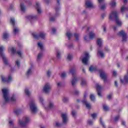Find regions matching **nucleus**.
<instances>
[{
	"label": "nucleus",
	"instance_id": "32",
	"mask_svg": "<svg viewBox=\"0 0 128 128\" xmlns=\"http://www.w3.org/2000/svg\"><path fill=\"white\" fill-rule=\"evenodd\" d=\"M60 10V7L58 6L56 8V16H60V12H58Z\"/></svg>",
	"mask_w": 128,
	"mask_h": 128
},
{
	"label": "nucleus",
	"instance_id": "15",
	"mask_svg": "<svg viewBox=\"0 0 128 128\" xmlns=\"http://www.w3.org/2000/svg\"><path fill=\"white\" fill-rule=\"evenodd\" d=\"M1 78L3 82H10L12 80V76L9 75L8 78L6 79L4 76H1Z\"/></svg>",
	"mask_w": 128,
	"mask_h": 128
},
{
	"label": "nucleus",
	"instance_id": "12",
	"mask_svg": "<svg viewBox=\"0 0 128 128\" xmlns=\"http://www.w3.org/2000/svg\"><path fill=\"white\" fill-rule=\"evenodd\" d=\"M100 78L104 80V82H108V74H106V73L103 70H100Z\"/></svg>",
	"mask_w": 128,
	"mask_h": 128
},
{
	"label": "nucleus",
	"instance_id": "62",
	"mask_svg": "<svg viewBox=\"0 0 128 128\" xmlns=\"http://www.w3.org/2000/svg\"><path fill=\"white\" fill-rule=\"evenodd\" d=\"M9 124H10V126H14V121H10L9 122Z\"/></svg>",
	"mask_w": 128,
	"mask_h": 128
},
{
	"label": "nucleus",
	"instance_id": "25",
	"mask_svg": "<svg viewBox=\"0 0 128 128\" xmlns=\"http://www.w3.org/2000/svg\"><path fill=\"white\" fill-rule=\"evenodd\" d=\"M36 8H37V12L38 14H40L42 12V8H40V4H36Z\"/></svg>",
	"mask_w": 128,
	"mask_h": 128
},
{
	"label": "nucleus",
	"instance_id": "64",
	"mask_svg": "<svg viewBox=\"0 0 128 128\" xmlns=\"http://www.w3.org/2000/svg\"><path fill=\"white\" fill-rule=\"evenodd\" d=\"M52 32H53V34H56V28H54L52 30Z\"/></svg>",
	"mask_w": 128,
	"mask_h": 128
},
{
	"label": "nucleus",
	"instance_id": "42",
	"mask_svg": "<svg viewBox=\"0 0 128 128\" xmlns=\"http://www.w3.org/2000/svg\"><path fill=\"white\" fill-rule=\"evenodd\" d=\"M25 94L28 96H30V94H31L30 92V90H28V89L25 90Z\"/></svg>",
	"mask_w": 128,
	"mask_h": 128
},
{
	"label": "nucleus",
	"instance_id": "27",
	"mask_svg": "<svg viewBox=\"0 0 128 128\" xmlns=\"http://www.w3.org/2000/svg\"><path fill=\"white\" fill-rule=\"evenodd\" d=\"M38 48H40V50L42 52H44V44L42 42H38Z\"/></svg>",
	"mask_w": 128,
	"mask_h": 128
},
{
	"label": "nucleus",
	"instance_id": "18",
	"mask_svg": "<svg viewBox=\"0 0 128 128\" xmlns=\"http://www.w3.org/2000/svg\"><path fill=\"white\" fill-rule=\"evenodd\" d=\"M2 38L4 42H8L10 40V34L8 32L4 33Z\"/></svg>",
	"mask_w": 128,
	"mask_h": 128
},
{
	"label": "nucleus",
	"instance_id": "59",
	"mask_svg": "<svg viewBox=\"0 0 128 128\" xmlns=\"http://www.w3.org/2000/svg\"><path fill=\"white\" fill-rule=\"evenodd\" d=\"M118 120H120V116H117L115 118L114 121L118 122Z\"/></svg>",
	"mask_w": 128,
	"mask_h": 128
},
{
	"label": "nucleus",
	"instance_id": "29",
	"mask_svg": "<svg viewBox=\"0 0 128 128\" xmlns=\"http://www.w3.org/2000/svg\"><path fill=\"white\" fill-rule=\"evenodd\" d=\"M26 19L28 20H36V16H34V15L28 16L26 17Z\"/></svg>",
	"mask_w": 128,
	"mask_h": 128
},
{
	"label": "nucleus",
	"instance_id": "43",
	"mask_svg": "<svg viewBox=\"0 0 128 128\" xmlns=\"http://www.w3.org/2000/svg\"><path fill=\"white\" fill-rule=\"evenodd\" d=\"M90 99L91 100L92 102H94L96 100V96L94 94H91L90 96Z\"/></svg>",
	"mask_w": 128,
	"mask_h": 128
},
{
	"label": "nucleus",
	"instance_id": "61",
	"mask_svg": "<svg viewBox=\"0 0 128 128\" xmlns=\"http://www.w3.org/2000/svg\"><path fill=\"white\" fill-rule=\"evenodd\" d=\"M54 20H56V18H54V17L50 18V22H54Z\"/></svg>",
	"mask_w": 128,
	"mask_h": 128
},
{
	"label": "nucleus",
	"instance_id": "5",
	"mask_svg": "<svg viewBox=\"0 0 128 128\" xmlns=\"http://www.w3.org/2000/svg\"><path fill=\"white\" fill-rule=\"evenodd\" d=\"M70 72L73 76V78H72V80L71 81L72 84V86H76V82H78V78L74 77V76H76V69L74 68H71Z\"/></svg>",
	"mask_w": 128,
	"mask_h": 128
},
{
	"label": "nucleus",
	"instance_id": "44",
	"mask_svg": "<svg viewBox=\"0 0 128 128\" xmlns=\"http://www.w3.org/2000/svg\"><path fill=\"white\" fill-rule=\"evenodd\" d=\"M52 72L50 70H48V71H47V76H48V78H50V76H52Z\"/></svg>",
	"mask_w": 128,
	"mask_h": 128
},
{
	"label": "nucleus",
	"instance_id": "14",
	"mask_svg": "<svg viewBox=\"0 0 128 128\" xmlns=\"http://www.w3.org/2000/svg\"><path fill=\"white\" fill-rule=\"evenodd\" d=\"M68 115L66 113H62V118L63 120L62 124H68Z\"/></svg>",
	"mask_w": 128,
	"mask_h": 128
},
{
	"label": "nucleus",
	"instance_id": "40",
	"mask_svg": "<svg viewBox=\"0 0 128 128\" xmlns=\"http://www.w3.org/2000/svg\"><path fill=\"white\" fill-rule=\"evenodd\" d=\"M74 38H76V40H80V34H75Z\"/></svg>",
	"mask_w": 128,
	"mask_h": 128
},
{
	"label": "nucleus",
	"instance_id": "17",
	"mask_svg": "<svg viewBox=\"0 0 128 128\" xmlns=\"http://www.w3.org/2000/svg\"><path fill=\"white\" fill-rule=\"evenodd\" d=\"M86 6L89 8H94V5L92 4V2L90 0H87L86 1Z\"/></svg>",
	"mask_w": 128,
	"mask_h": 128
},
{
	"label": "nucleus",
	"instance_id": "49",
	"mask_svg": "<svg viewBox=\"0 0 128 128\" xmlns=\"http://www.w3.org/2000/svg\"><path fill=\"white\" fill-rule=\"evenodd\" d=\"M68 60H72V56L70 54H68Z\"/></svg>",
	"mask_w": 128,
	"mask_h": 128
},
{
	"label": "nucleus",
	"instance_id": "46",
	"mask_svg": "<svg viewBox=\"0 0 128 128\" xmlns=\"http://www.w3.org/2000/svg\"><path fill=\"white\" fill-rule=\"evenodd\" d=\"M100 123L103 126V128H106V126L104 125V122H102V118H100Z\"/></svg>",
	"mask_w": 128,
	"mask_h": 128
},
{
	"label": "nucleus",
	"instance_id": "48",
	"mask_svg": "<svg viewBox=\"0 0 128 128\" xmlns=\"http://www.w3.org/2000/svg\"><path fill=\"white\" fill-rule=\"evenodd\" d=\"M16 64L17 66H18V68H20V61L17 60L16 61Z\"/></svg>",
	"mask_w": 128,
	"mask_h": 128
},
{
	"label": "nucleus",
	"instance_id": "39",
	"mask_svg": "<svg viewBox=\"0 0 128 128\" xmlns=\"http://www.w3.org/2000/svg\"><path fill=\"white\" fill-rule=\"evenodd\" d=\"M104 110L105 112H108L110 110V108H108V106L104 104L103 106Z\"/></svg>",
	"mask_w": 128,
	"mask_h": 128
},
{
	"label": "nucleus",
	"instance_id": "54",
	"mask_svg": "<svg viewBox=\"0 0 128 128\" xmlns=\"http://www.w3.org/2000/svg\"><path fill=\"white\" fill-rule=\"evenodd\" d=\"M74 94L76 96H78V94H80V91L78 90H76L74 92Z\"/></svg>",
	"mask_w": 128,
	"mask_h": 128
},
{
	"label": "nucleus",
	"instance_id": "35",
	"mask_svg": "<svg viewBox=\"0 0 128 128\" xmlns=\"http://www.w3.org/2000/svg\"><path fill=\"white\" fill-rule=\"evenodd\" d=\"M90 72H96V67L92 66L91 67H90V69H89Z\"/></svg>",
	"mask_w": 128,
	"mask_h": 128
},
{
	"label": "nucleus",
	"instance_id": "33",
	"mask_svg": "<svg viewBox=\"0 0 128 128\" xmlns=\"http://www.w3.org/2000/svg\"><path fill=\"white\" fill-rule=\"evenodd\" d=\"M128 8L126 7V6H123L122 8H121V12L122 14H124V12H128Z\"/></svg>",
	"mask_w": 128,
	"mask_h": 128
},
{
	"label": "nucleus",
	"instance_id": "52",
	"mask_svg": "<svg viewBox=\"0 0 128 128\" xmlns=\"http://www.w3.org/2000/svg\"><path fill=\"white\" fill-rule=\"evenodd\" d=\"M88 124L89 126H92L94 124V122L92 120H88Z\"/></svg>",
	"mask_w": 128,
	"mask_h": 128
},
{
	"label": "nucleus",
	"instance_id": "9",
	"mask_svg": "<svg viewBox=\"0 0 128 128\" xmlns=\"http://www.w3.org/2000/svg\"><path fill=\"white\" fill-rule=\"evenodd\" d=\"M118 36L122 38V42H128V36L126 35V33L124 30H122L119 32Z\"/></svg>",
	"mask_w": 128,
	"mask_h": 128
},
{
	"label": "nucleus",
	"instance_id": "7",
	"mask_svg": "<svg viewBox=\"0 0 128 128\" xmlns=\"http://www.w3.org/2000/svg\"><path fill=\"white\" fill-rule=\"evenodd\" d=\"M10 22V24H12L14 27V34L15 36H16V34H20V28L17 26H16V19L14 18H11Z\"/></svg>",
	"mask_w": 128,
	"mask_h": 128
},
{
	"label": "nucleus",
	"instance_id": "34",
	"mask_svg": "<svg viewBox=\"0 0 128 128\" xmlns=\"http://www.w3.org/2000/svg\"><path fill=\"white\" fill-rule=\"evenodd\" d=\"M88 82L86 80H84V79L82 80L81 86H86Z\"/></svg>",
	"mask_w": 128,
	"mask_h": 128
},
{
	"label": "nucleus",
	"instance_id": "53",
	"mask_svg": "<svg viewBox=\"0 0 128 128\" xmlns=\"http://www.w3.org/2000/svg\"><path fill=\"white\" fill-rule=\"evenodd\" d=\"M21 112L22 111L20 110H18L14 112V113L18 116Z\"/></svg>",
	"mask_w": 128,
	"mask_h": 128
},
{
	"label": "nucleus",
	"instance_id": "4",
	"mask_svg": "<svg viewBox=\"0 0 128 128\" xmlns=\"http://www.w3.org/2000/svg\"><path fill=\"white\" fill-rule=\"evenodd\" d=\"M4 50H6V48L4 46H0V56L2 58L3 60V62L6 66H8V58L6 56V55L4 54Z\"/></svg>",
	"mask_w": 128,
	"mask_h": 128
},
{
	"label": "nucleus",
	"instance_id": "36",
	"mask_svg": "<svg viewBox=\"0 0 128 128\" xmlns=\"http://www.w3.org/2000/svg\"><path fill=\"white\" fill-rule=\"evenodd\" d=\"M98 56H100V58H104V54L102 51L98 52Z\"/></svg>",
	"mask_w": 128,
	"mask_h": 128
},
{
	"label": "nucleus",
	"instance_id": "55",
	"mask_svg": "<svg viewBox=\"0 0 128 128\" xmlns=\"http://www.w3.org/2000/svg\"><path fill=\"white\" fill-rule=\"evenodd\" d=\"M72 116H74V118H76V112L75 111H72Z\"/></svg>",
	"mask_w": 128,
	"mask_h": 128
},
{
	"label": "nucleus",
	"instance_id": "51",
	"mask_svg": "<svg viewBox=\"0 0 128 128\" xmlns=\"http://www.w3.org/2000/svg\"><path fill=\"white\" fill-rule=\"evenodd\" d=\"M58 88H61V86H64V83L62 82H59V83H58Z\"/></svg>",
	"mask_w": 128,
	"mask_h": 128
},
{
	"label": "nucleus",
	"instance_id": "20",
	"mask_svg": "<svg viewBox=\"0 0 128 128\" xmlns=\"http://www.w3.org/2000/svg\"><path fill=\"white\" fill-rule=\"evenodd\" d=\"M120 82L122 84H128V74H126L124 76V80H120Z\"/></svg>",
	"mask_w": 128,
	"mask_h": 128
},
{
	"label": "nucleus",
	"instance_id": "3",
	"mask_svg": "<svg viewBox=\"0 0 128 128\" xmlns=\"http://www.w3.org/2000/svg\"><path fill=\"white\" fill-rule=\"evenodd\" d=\"M30 122V118L28 116L24 117L22 120H18V124L22 128H26Z\"/></svg>",
	"mask_w": 128,
	"mask_h": 128
},
{
	"label": "nucleus",
	"instance_id": "13",
	"mask_svg": "<svg viewBox=\"0 0 128 128\" xmlns=\"http://www.w3.org/2000/svg\"><path fill=\"white\" fill-rule=\"evenodd\" d=\"M84 56H85L82 60V62L83 64H85V66H88V60H90V54H88V53H86Z\"/></svg>",
	"mask_w": 128,
	"mask_h": 128
},
{
	"label": "nucleus",
	"instance_id": "21",
	"mask_svg": "<svg viewBox=\"0 0 128 128\" xmlns=\"http://www.w3.org/2000/svg\"><path fill=\"white\" fill-rule=\"evenodd\" d=\"M38 100L39 102L44 106V108H46V102H44V98L42 96H40L38 97Z\"/></svg>",
	"mask_w": 128,
	"mask_h": 128
},
{
	"label": "nucleus",
	"instance_id": "50",
	"mask_svg": "<svg viewBox=\"0 0 128 128\" xmlns=\"http://www.w3.org/2000/svg\"><path fill=\"white\" fill-rule=\"evenodd\" d=\"M92 116L94 120L96 118V116H98V114H92Z\"/></svg>",
	"mask_w": 128,
	"mask_h": 128
},
{
	"label": "nucleus",
	"instance_id": "6",
	"mask_svg": "<svg viewBox=\"0 0 128 128\" xmlns=\"http://www.w3.org/2000/svg\"><path fill=\"white\" fill-rule=\"evenodd\" d=\"M30 106L32 114H36L38 112V106H36V101H34V100H32L30 102Z\"/></svg>",
	"mask_w": 128,
	"mask_h": 128
},
{
	"label": "nucleus",
	"instance_id": "23",
	"mask_svg": "<svg viewBox=\"0 0 128 128\" xmlns=\"http://www.w3.org/2000/svg\"><path fill=\"white\" fill-rule=\"evenodd\" d=\"M46 110H52L54 108V104L52 102H50L49 104V106L48 108L44 107Z\"/></svg>",
	"mask_w": 128,
	"mask_h": 128
},
{
	"label": "nucleus",
	"instance_id": "45",
	"mask_svg": "<svg viewBox=\"0 0 128 128\" xmlns=\"http://www.w3.org/2000/svg\"><path fill=\"white\" fill-rule=\"evenodd\" d=\"M56 126L57 128H62V124H60V122H56Z\"/></svg>",
	"mask_w": 128,
	"mask_h": 128
},
{
	"label": "nucleus",
	"instance_id": "2",
	"mask_svg": "<svg viewBox=\"0 0 128 128\" xmlns=\"http://www.w3.org/2000/svg\"><path fill=\"white\" fill-rule=\"evenodd\" d=\"M120 13L116 11H112L111 12L110 15V20H115L116 24L118 26H122V22L120 20L118 16Z\"/></svg>",
	"mask_w": 128,
	"mask_h": 128
},
{
	"label": "nucleus",
	"instance_id": "26",
	"mask_svg": "<svg viewBox=\"0 0 128 128\" xmlns=\"http://www.w3.org/2000/svg\"><path fill=\"white\" fill-rule=\"evenodd\" d=\"M43 58H44V54H42V52H40L38 54L37 62H40V60H42Z\"/></svg>",
	"mask_w": 128,
	"mask_h": 128
},
{
	"label": "nucleus",
	"instance_id": "56",
	"mask_svg": "<svg viewBox=\"0 0 128 128\" xmlns=\"http://www.w3.org/2000/svg\"><path fill=\"white\" fill-rule=\"evenodd\" d=\"M62 78H66V74L62 73Z\"/></svg>",
	"mask_w": 128,
	"mask_h": 128
},
{
	"label": "nucleus",
	"instance_id": "60",
	"mask_svg": "<svg viewBox=\"0 0 128 128\" xmlns=\"http://www.w3.org/2000/svg\"><path fill=\"white\" fill-rule=\"evenodd\" d=\"M113 76H118V73L116 71L113 72Z\"/></svg>",
	"mask_w": 128,
	"mask_h": 128
},
{
	"label": "nucleus",
	"instance_id": "1",
	"mask_svg": "<svg viewBox=\"0 0 128 128\" xmlns=\"http://www.w3.org/2000/svg\"><path fill=\"white\" fill-rule=\"evenodd\" d=\"M3 93L4 98L6 104H10L16 100V95L13 94L12 98H10V94H8V89L4 88L2 90Z\"/></svg>",
	"mask_w": 128,
	"mask_h": 128
},
{
	"label": "nucleus",
	"instance_id": "38",
	"mask_svg": "<svg viewBox=\"0 0 128 128\" xmlns=\"http://www.w3.org/2000/svg\"><path fill=\"white\" fill-rule=\"evenodd\" d=\"M110 5L112 8H115V6H116V1L112 0L110 3Z\"/></svg>",
	"mask_w": 128,
	"mask_h": 128
},
{
	"label": "nucleus",
	"instance_id": "11",
	"mask_svg": "<svg viewBox=\"0 0 128 128\" xmlns=\"http://www.w3.org/2000/svg\"><path fill=\"white\" fill-rule=\"evenodd\" d=\"M52 90V86L49 84H46L44 87L43 92L46 94H48Z\"/></svg>",
	"mask_w": 128,
	"mask_h": 128
},
{
	"label": "nucleus",
	"instance_id": "31",
	"mask_svg": "<svg viewBox=\"0 0 128 128\" xmlns=\"http://www.w3.org/2000/svg\"><path fill=\"white\" fill-rule=\"evenodd\" d=\"M31 74H32V68H30L26 73V76H31Z\"/></svg>",
	"mask_w": 128,
	"mask_h": 128
},
{
	"label": "nucleus",
	"instance_id": "41",
	"mask_svg": "<svg viewBox=\"0 0 128 128\" xmlns=\"http://www.w3.org/2000/svg\"><path fill=\"white\" fill-rule=\"evenodd\" d=\"M66 36H67L68 40H70V38H72V34L70 33V32H67Z\"/></svg>",
	"mask_w": 128,
	"mask_h": 128
},
{
	"label": "nucleus",
	"instance_id": "47",
	"mask_svg": "<svg viewBox=\"0 0 128 128\" xmlns=\"http://www.w3.org/2000/svg\"><path fill=\"white\" fill-rule=\"evenodd\" d=\"M61 56H62V53H60V51L57 52V58H60Z\"/></svg>",
	"mask_w": 128,
	"mask_h": 128
},
{
	"label": "nucleus",
	"instance_id": "57",
	"mask_svg": "<svg viewBox=\"0 0 128 128\" xmlns=\"http://www.w3.org/2000/svg\"><path fill=\"white\" fill-rule=\"evenodd\" d=\"M98 2L100 4H104V0H98Z\"/></svg>",
	"mask_w": 128,
	"mask_h": 128
},
{
	"label": "nucleus",
	"instance_id": "10",
	"mask_svg": "<svg viewBox=\"0 0 128 128\" xmlns=\"http://www.w3.org/2000/svg\"><path fill=\"white\" fill-rule=\"evenodd\" d=\"M32 36L36 40H40V38L44 40V38H46V34L44 32H40L39 35H38L36 34H33Z\"/></svg>",
	"mask_w": 128,
	"mask_h": 128
},
{
	"label": "nucleus",
	"instance_id": "8",
	"mask_svg": "<svg viewBox=\"0 0 128 128\" xmlns=\"http://www.w3.org/2000/svg\"><path fill=\"white\" fill-rule=\"evenodd\" d=\"M8 52H11L12 56H16V54H18L20 58L22 56V52L18 51L16 52V49L14 47H10L8 49Z\"/></svg>",
	"mask_w": 128,
	"mask_h": 128
},
{
	"label": "nucleus",
	"instance_id": "19",
	"mask_svg": "<svg viewBox=\"0 0 128 128\" xmlns=\"http://www.w3.org/2000/svg\"><path fill=\"white\" fill-rule=\"evenodd\" d=\"M96 88L98 92V96H100V98H102V92H100V90H102V86L100 85V84H96Z\"/></svg>",
	"mask_w": 128,
	"mask_h": 128
},
{
	"label": "nucleus",
	"instance_id": "30",
	"mask_svg": "<svg viewBox=\"0 0 128 128\" xmlns=\"http://www.w3.org/2000/svg\"><path fill=\"white\" fill-rule=\"evenodd\" d=\"M97 44L98 46H102V39H98L97 40Z\"/></svg>",
	"mask_w": 128,
	"mask_h": 128
},
{
	"label": "nucleus",
	"instance_id": "28",
	"mask_svg": "<svg viewBox=\"0 0 128 128\" xmlns=\"http://www.w3.org/2000/svg\"><path fill=\"white\" fill-rule=\"evenodd\" d=\"M106 6L108 5L104 3L103 4H100V7L102 10H106Z\"/></svg>",
	"mask_w": 128,
	"mask_h": 128
},
{
	"label": "nucleus",
	"instance_id": "58",
	"mask_svg": "<svg viewBox=\"0 0 128 128\" xmlns=\"http://www.w3.org/2000/svg\"><path fill=\"white\" fill-rule=\"evenodd\" d=\"M108 100H112V94H110L108 96Z\"/></svg>",
	"mask_w": 128,
	"mask_h": 128
},
{
	"label": "nucleus",
	"instance_id": "16",
	"mask_svg": "<svg viewBox=\"0 0 128 128\" xmlns=\"http://www.w3.org/2000/svg\"><path fill=\"white\" fill-rule=\"evenodd\" d=\"M96 38V34L92 32H90V38H88V36H84V40H86V42H88V40H94Z\"/></svg>",
	"mask_w": 128,
	"mask_h": 128
},
{
	"label": "nucleus",
	"instance_id": "22",
	"mask_svg": "<svg viewBox=\"0 0 128 128\" xmlns=\"http://www.w3.org/2000/svg\"><path fill=\"white\" fill-rule=\"evenodd\" d=\"M82 104H85L86 108H88V110H90L92 108V105H90V103L88 102H86V99L83 100L82 101Z\"/></svg>",
	"mask_w": 128,
	"mask_h": 128
},
{
	"label": "nucleus",
	"instance_id": "63",
	"mask_svg": "<svg viewBox=\"0 0 128 128\" xmlns=\"http://www.w3.org/2000/svg\"><path fill=\"white\" fill-rule=\"evenodd\" d=\"M74 47V45L72 44H70L69 46H68V48H72Z\"/></svg>",
	"mask_w": 128,
	"mask_h": 128
},
{
	"label": "nucleus",
	"instance_id": "24",
	"mask_svg": "<svg viewBox=\"0 0 128 128\" xmlns=\"http://www.w3.org/2000/svg\"><path fill=\"white\" fill-rule=\"evenodd\" d=\"M20 10L22 12H26V7L24 3H22L20 6Z\"/></svg>",
	"mask_w": 128,
	"mask_h": 128
},
{
	"label": "nucleus",
	"instance_id": "37",
	"mask_svg": "<svg viewBox=\"0 0 128 128\" xmlns=\"http://www.w3.org/2000/svg\"><path fill=\"white\" fill-rule=\"evenodd\" d=\"M69 100H70V99L68 97H64L62 98V102L65 104H66V102H68Z\"/></svg>",
	"mask_w": 128,
	"mask_h": 128
}]
</instances>
